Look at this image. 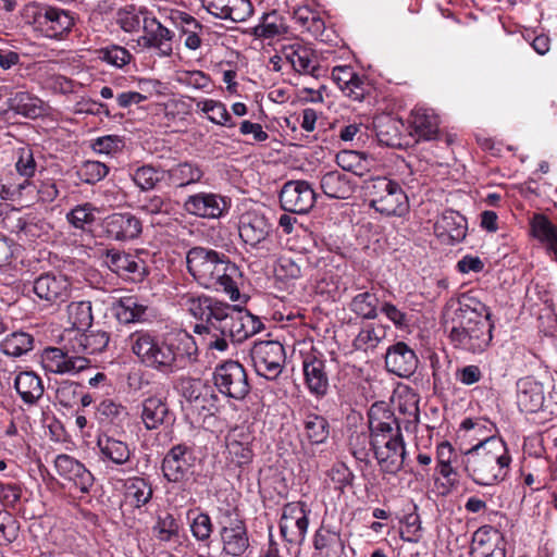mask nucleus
<instances>
[{"label": "nucleus", "instance_id": "nucleus-1", "mask_svg": "<svg viewBox=\"0 0 557 557\" xmlns=\"http://www.w3.org/2000/svg\"><path fill=\"white\" fill-rule=\"evenodd\" d=\"M178 304L199 321L194 333L206 350L225 351L230 341L242 343L264 327L259 317L248 310L236 309L206 295L186 293L178 296Z\"/></svg>", "mask_w": 557, "mask_h": 557}, {"label": "nucleus", "instance_id": "nucleus-2", "mask_svg": "<svg viewBox=\"0 0 557 557\" xmlns=\"http://www.w3.org/2000/svg\"><path fill=\"white\" fill-rule=\"evenodd\" d=\"M127 345L140 364L164 375L173 374L195 360L200 346L198 336L185 331L162 336L146 330L129 334Z\"/></svg>", "mask_w": 557, "mask_h": 557}, {"label": "nucleus", "instance_id": "nucleus-3", "mask_svg": "<svg viewBox=\"0 0 557 557\" xmlns=\"http://www.w3.org/2000/svg\"><path fill=\"white\" fill-rule=\"evenodd\" d=\"M457 324L449 332L451 345L467 352L481 354L490 346L494 324L491 311L471 293L458 297Z\"/></svg>", "mask_w": 557, "mask_h": 557}, {"label": "nucleus", "instance_id": "nucleus-4", "mask_svg": "<svg viewBox=\"0 0 557 557\" xmlns=\"http://www.w3.org/2000/svg\"><path fill=\"white\" fill-rule=\"evenodd\" d=\"M188 273L205 288L225 293L232 301L239 299V268L230 258L214 249L196 246L186 253Z\"/></svg>", "mask_w": 557, "mask_h": 557}, {"label": "nucleus", "instance_id": "nucleus-5", "mask_svg": "<svg viewBox=\"0 0 557 557\" xmlns=\"http://www.w3.org/2000/svg\"><path fill=\"white\" fill-rule=\"evenodd\" d=\"M510 463L511 456L502 437L481 438L465 453V470L479 485L491 486L504 481Z\"/></svg>", "mask_w": 557, "mask_h": 557}, {"label": "nucleus", "instance_id": "nucleus-6", "mask_svg": "<svg viewBox=\"0 0 557 557\" xmlns=\"http://www.w3.org/2000/svg\"><path fill=\"white\" fill-rule=\"evenodd\" d=\"M221 554L244 557L250 548V537L245 518L236 506L218 507L215 515Z\"/></svg>", "mask_w": 557, "mask_h": 557}, {"label": "nucleus", "instance_id": "nucleus-7", "mask_svg": "<svg viewBox=\"0 0 557 557\" xmlns=\"http://www.w3.org/2000/svg\"><path fill=\"white\" fill-rule=\"evenodd\" d=\"M363 190L370 207L387 216H403L409 210V201L400 184L385 176L364 181Z\"/></svg>", "mask_w": 557, "mask_h": 557}, {"label": "nucleus", "instance_id": "nucleus-8", "mask_svg": "<svg viewBox=\"0 0 557 557\" xmlns=\"http://www.w3.org/2000/svg\"><path fill=\"white\" fill-rule=\"evenodd\" d=\"M368 423L372 432V451L406 446L400 423L386 403H374L370 407Z\"/></svg>", "mask_w": 557, "mask_h": 557}, {"label": "nucleus", "instance_id": "nucleus-9", "mask_svg": "<svg viewBox=\"0 0 557 557\" xmlns=\"http://www.w3.org/2000/svg\"><path fill=\"white\" fill-rule=\"evenodd\" d=\"M273 227L268 216L258 210H248L239 216L238 233L242 242L257 256H269L274 247Z\"/></svg>", "mask_w": 557, "mask_h": 557}, {"label": "nucleus", "instance_id": "nucleus-10", "mask_svg": "<svg viewBox=\"0 0 557 557\" xmlns=\"http://www.w3.org/2000/svg\"><path fill=\"white\" fill-rule=\"evenodd\" d=\"M195 447L186 443L174 445L163 457L161 470L168 482L185 485L190 482L197 463Z\"/></svg>", "mask_w": 557, "mask_h": 557}, {"label": "nucleus", "instance_id": "nucleus-11", "mask_svg": "<svg viewBox=\"0 0 557 557\" xmlns=\"http://www.w3.org/2000/svg\"><path fill=\"white\" fill-rule=\"evenodd\" d=\"M213 383L222 395L236 400L244 399L250 391L246 370L235 360H226L215 367Z\"/></svg>", "mask_w": 557, "mask_h": 557}, {"label": "nucleus", "instance_id": "nucleus-12", "mask_svg": "<svg viewBox=\"0 0 557 557\" xmlns=\"http://www.w3.org/2000/svg\"><path fill=\"white\" fill-rule=\"evenodd\" d=\"M250 357L256 373L267 380H275L282 373L286 360L285 348L276 341L255 343Z\"/></svg>", "mask_w": 557, "mask_h": 557}, {"label": "nucleus", "instance_id": "nucleus-13", "mask_svg": "<svg viewBox=\"0 0 557 557\" xmlns=\"http://www.w3.org/2000/svg\"><path fill=\"white\" fill-rule=\"evenodd\" d=\"M311 510L305 502H290L283 506L280 519V533L290 544H302Z\"/></svg>", "mask_w": 557, "mask_h": 557}, {"label": "nucleus", "instance_id": "nucleus-14", "mask_svg": "<svg viewBox=\"0 0 557 557\" xmlns=\"http://www.w3.org/2000/svg\"><path fill=\"white\" fill-rule=\"evenodd\" d=\"M27 12L32 13L35 29L47 38H61L74 25L73 17L59 8L30 5Z\"/></svg>", "mask_w": 557, "mask_h": 557}, {"label": "nucleus", "instance_id": "nucleus-15", "mask_svg": "<svg viewBox=\"0 0 557 557\" xmlns=\"http://www.w3.org/2000/svg\"><path fill=\"white\" fill-rule=\"evenodd\" d=\"M302 371L305 384L317 398H322L329 391V373L326 371V359L323 354L317 349L302 355Z\"/></svg>", "mask_w": 557, "mask_h": 557}, {"label": "nucleus", "instance_id": "nucleus-16", "mask_svg": "<svg viewBox=\"0 0 557 557\" xmlns=\"http://www.w3.org/2000/svg\"><path fill=\"white\" fill-rule=\"evenodd\" d=\"M71 281L61 272H46L34 280L33 292L48 305L64 302L71 295Z\"/></svg>", "mask_w": 557, "mask_h": 557}, {"label": "nucleus", "instance_id": "nucleus-17", "mask_svg": "<svg viewBox=\"0 0 557 557\" xmlns=\"http://www.w3.org/2000/svg\"><path fill=\"white\" fill-rule=\"evenodd\" d=\"M42 367L55 374H75L89 367L90 361L75 354L70 347L66 351L58 347H48L41 355Z\"/></svg>", "mask_w": 557, "mask_h": 557}, {"label": "nucleus", "instance_id": "nucleus-18", "mask_svg": "<svg viewBox=\"0 0 557 557\" xmlns=\"http://www.w3.org/2000/svg\"><path fill=\"white\" fill-rule=\"evenodd\" d=\"M317 194L307 181H288L280 193L283 210L293 213H307L314 206Z\"/></svg>", "mask_w": 557, "mask_h": 557}, {"label": "nucleus", "instance_id": "nucleus-19", "mask_svg": "<svg viewBox=\"0 0 557 557\" xmlns=\"http://www.w3.org/2000/svg\"><path fill=\"white\" fill-rule=\"evenodd\" d=\"M231 200L220 194L200 191L184 201L187 213L202 219H219L227 213Z\"/></svg>", "mask_w": 557, "mask_h": 557}, {"label": "nucleus", "instance_id": "nucleus-20", "mask_svg": "<svg viewBox=\"0 0 557 557\" xmlns=\"http://www.w3.org/2000/svg\"><path fill=\"white\" fill-rule=\"evenodd\" d=\"M144 35L138 37L137 45L144 49H154L161 57H170L173 52L174 33L163 26L152 14L145 15Z\"/></svg>", "mask_w": 557, "mask_h": 557}, {"label": "nucleus", "instance_id": "nucleus-21", "mask_svg": "<svg viewBox=\"0 0 557 557\" xmlns=\"http://www.w3.org/2000/svg\"><path fill=\"white\" fill-rule=\"evenodd\" d=\"M255 435L247 426H236L226 437L227 459L237 468H245L252 462Z\"/></svg>", "mask_w": 557, "mask_h": 557}, {"label": "nucleus", "instance_id": "nucleus-22", "mask_svg": "<svg viewBox=\"0 0 557 557\" xmlns=\"http://www.w3.org/2000/svg\"><path fill=\"white\" fill-rule=\"evenodd\" d=\"M332 79L341 91L352 101L361 102L370 92V84L367 76L357 73L352 66H334Z\"/></svg>", "mask_w": 557, "mask_h": 557}, {"label": "nucleus", "instance_id": "nucleus-23", "mask_svg": "<svg viewBox=\"0 0 557 557\" xmlns=\"http://www.w3.org/2000/svg\"><path fill=\"white\" fill-rule=\"evenodd\" d=\"M54 468L61 478L71 482L81 493H89L95 478L84 463L70 455L60 454L54 459Z\"/></svg>", "mask_w": 557, "mask_h": 557}, {"label": "nucleus", "instance_id": "nucleus-24", "mask_svg": "<svg viewBox=\"0 0 557 557\" xmlns=\"http://www.w3.org/2000/svg\"><path fill=\"white\" fill-rule=\"evenodd\" d=\"M419 364L414 350L405 342L391 345L385 352V367L389 373L399 377L411 376Z\"/></svg>", "mask_w": 557, "mask_h": 557}, {"label": "nucleus", "instance_id": "nucleus-25", "mask_svg": "<svg viewBox=\"0 0 557 557\" xmlns=\"http://www.w3.org/2000/svg\"><path fill=\"white\" fill-rule=\"evenodd\" d=\"M103 230L107 236L119 242L137 238L143 231L141 221L131 212L112 213L104 219Z\"/></svg>", "mask_w": 557, "mask_h": 557}, {"label": "nucleus", "instance_id": "nucleus-26", "mask_svg": "<svg viewBox=\"0 0 557 557\" xmlns=\"http://www.w3.org/2000/svg\"><path fill=\"white\" fill-rule=\"evenodd\" d=\"M104 261L112 272L133 282H140L146 275L145 262L137 256L111 249Z\"/></svg>", "mask_w": 557, "mask_h": 557}, {"label": "nucleus", "instance_id": "nucleus-27", "mask_svg": "<svg viewBox=\"0 0 557 557\" xmlns=\"http://www.w3.org/2000/svg\"><path fill=\"white\" fill-rule=\"evenodd\" d=\"M467 220L455 210H445L434 224L436 237L446 245L462 242L467 235Z\"/></svg>", "mask_w": 557, "mask_h": 557}, {"label": "nucleus", "instance_id": "nucleus-28", "mask_svg": "<svg viewBox=\"0 0 557 557\" xmlns=\"http://www.w3.org/2000/svg\"><path fill=\"white\" fill-rule=\"evenodd\" d=\"M410 135L418 140L438 139L440 117L431 108L414 107L408 119Z\"/></svg>", "mask_w": 557, "mask_h": 557}, {"label": "nucleus", "instance_id": "nucleus-29", "mask_svg": "<svg viewBox=\"0 0 557 557\" xmlns=\"http://www.w3.org/2000/svg\"><path fill=\"white\" fill-rule=\"evenodd\" d=\"M283 58L292 69L299 74H309L317 77L319 66L314 51L300 41L282 45Z\"/></svg>", "mask_w": 557, "mask_h": 557}, {"label": "nucleus", "instance_id": "nucleus-30", "mask_svg": "<svg viewBox=\"0 0 557 557\" xmlns=\"http://www.w3.org/2000/svg\"><path fill=\"white\" fill-rule=\"evenodd\" d=\"M516 400L521 412L534 413L542 409L545 400L543 384L532 376L517 381Z\"/></svg>", "mask_w": 557, "mask_h": 557}, {"label": "nucleus", "instance_id": "nucleus-31", "mask_svg": "<svg viewBox=\"0 0 557 557\" xmlns=\"http://www.w3.org/2000/svg\"><path fill=\"white\" fill-rule=\"evenodd\" d=\"M207 10L218 18L239 23L252 14L253 7L250 0H208Z\"/></svg>", "mask_w": 557, "mask_h": 557}, {"label": "nucleus", "instance_id": "nucleus-32", "mask_svg": "<svg viewBox=\"0 0 557 557\" xmlns=\"http://www.w3.org/2000/svg\"><path fill=\"white\" fill-rule=\"evenodd\" d=\"M139 408L140 420L146 430L149 431L159 429L170 418L166 399L158 395H150L144 398Z\"/></svg>", "mask_w": 557, "mask_h": 557}, {"label": "nucleus", "instance_id": "nucleus-33", "mask_svg": "<svg viewBox=\"0 0 557 557\" xmlns=\"http://www.w3.org/2000/svg\"><path fill=\"white\" fill-rule=\"evenodd\" d=\"M99 458L102 462L111 466H124L132 456L131 448L126 442L117 440L107 434H101L97 438Z\"/></svg>", "mask_w": 557, "mask_h": 557}, {"label": "nucleus", "instance_id": "nucleus-34", "mask_svg": "<svg viewBox=\"0 0 557 557\" xmlns=\"http://www.w3.org/2000/svg\"><path fill=\"white\" fill-rule=\"evenodd\" d=\"M14 388L27 406L37 405L45 393L42 379L34 371L20 372L14 379Z\"/></svg>", "mask_w": 557, "mask_h": 557}, {"label": "nucleus", "instance_id": "nucleus-35", "mask_svg": "<svg viewBox=\"0 0 557 557\" xmlns=\"http://www.w3.org/2000/svg\"><path fill=\"white\" fill-rule=\"evenodd\" d=\"M320 186L329 198L348 199L355 191L356 183L349 174L335 170L322 175Z\"/></svg>", "mask_w": 557, "mask_h": 557}, {"label": "nucleus", "instance_id": "nucleus-36", "mask_svg": "<svg viewBox=\"0 0 557 557\" xmlns=\"http://www.w3.org/2000/svg\"><path fill=\"white\" fill-rule=\"evenodd\" d=\"M182 527L171 512H164L157 516L154 524L152 525V533L157 541L164 544L174 543V549L178 553L182 552L184 543L181 541Z\"/></svg>", "mask_w": 557, "mask_h": 557}, {"label": "nucleus", "instance_id": "nucleus-37", "mask_svg": "<svg viewBox=\"0 0 557 557\" xmlns=\"http://www.w3.org/2000/svg\"><path fill=\"white\" fill-rule=\"evenodd\" d=\"M109 334L106 331H81L70 339L71 348L78 356L95 355L103 351L109 344Z\"/></svg>", "mask_w": 557, "mask_h": 557}, {"label": "nucleus", "instance_id": "nucleus-38", "mask_svg": "<svg viewBox=\"0 0 557 557\" xmlns=\"http://www.w3.org/2000/svg\"><path fill=\"white\" fill-rule=\"evenodd\" d=\"M171 20L184 37V45L189 50H197L201 46L203 25L186 12L172 13Z\"/></svg>", "mask_w": 557, "mask_h": 557}, {"label": "nucleus", "instance_id": "nucleus-39", "mask_svg": "<svg viewBox=\"0 0 557 557\" xmlns=\"http://www.w3.org/2000/svg\"><path fill=\"white\" fill-rule=\"evenodd\" d=\"M313 547L325 557H338L345 544L338 529L322 523L314 533Z\"/></svg>", "mask_w": 557, "mask_h": 557}, {"label": "nucleus", "instance_id": "nucleus-40", "mask_svg": "<svg viewBox=\"0 0 557 557\" xmlns=\"http://www.w3.org/2000/svg\"><path fill=\"white\" fill-rule=\"evenodd\" d=\"M205 175L202 168L194 161H183L165 171L170 185L183 188L199 183Z\"/></svg>", "mask_w": 557, "mask_h": 557}, {"label": "nucleus", "instance_id": "nucleus-41", "mask_svg": "<svg viewBox=\"0 0 557 557\" xmlns=\"http://www.w3.org/2000/svg\"><path fill=\"white\" fill-rule=\"evenodd\" d=\"M116 319L124 324L138 323L147 320L148 306L137 296L121 297L113 306Z\"/></svg>", "mask_w": 557, "mask_h": 557}, {"label": "nucleus", "instance_id": "nucleus-42", "mask_svg": "<svg viewBox=\"0 0 557 557\" xmlns=\"http://www.w3.org/2000/svg\"><path fill=\"white\" fill-rule=\"evenodd\" d=\"M11 111L27 119H37L45 114V102L28 91H17L8 101Z\"/></svg>", "mask_w": 557, "mask_h": 557}, {"label": "nucleus", "instance_id": "nucleus-43", "mask_svg": "<svg viewBox=\"0 0 557 557\" xmlns=\"http://www.w3.org/2000/svg\"><path fill=\"white\" fill-rule=\"evenodd\" d=\"M374 127L380 144L387 147H400L404 123L392 115H382L375 119Z\"/></svg>", "mask_w": 557, "mask_h": 557}, {"label": "nucleus", "instance_id": "nucleus-44", "mask_svg": "<svg viewBox=\"0 0 557 557\" xmlns=\"http://www.w3.org/2000/svg\"><path fill=\"white\" fill-rule=\"evenodd\" d=\"M302 435L311 445L326 442L330 435V423L321 414L305 412L301 419Z\"/></svg>", "mask_w": 557, "mask_h": 557}, {"label": "nucleus", "instance_id": "nucleus-45", "mask_svg": "<svg viewBox=\"0 0 557 557\" xmlns=\"http://www.w3.org/2000/svg\"><path fill=\"white\" fill-rule=\"evenodd\" d=\"M419 401L420 397L412 388L405 387L397 393V408L406 417L404 420L406 431L414 429L420 421Z\"/></svg>", "mask_w": 557, "mask_h": 557}, {"label": "nucleus", "instance_id": "nucleus-46", "mask_svg": "<svg viewBox=\"0 0 557 557\" xmlns=\"http://www.w3.org/2000/svg\"><path fill=\"white\" fill-rule=\"evenodd\" d=\"M531 233L545 245L548 252L557 256V226L542 213L533 215L530 222Z\"/></svg>", "mask_w": 557, "mask_h": 557}, {"label": "nucleus", "instance_id": "nucleus-47", "mask_svg": "<svg viewBox=\"0 0 557 557\" xmlns=\"http://www.w3.org/2000/svg\"><path fill=\"white\" fill-rule=\"evenodd\" d=\"M124 488L126 502L137 509L149 504L153 495L151 483L140 476L128 478L124 483Z\"/></svg>", "mask_w": 557, "mask_h": 557}, {"label": "nucleus", "instance_id": "nucleus-48", "mask_svg": "<svg viewBox=\"0 0 557 557\" xmlns=\"http://www.w3.org/2000/svg\"><path fill=\"white\" fill-rule=\"evenodd\" d=\"M386 337V330L376 323H362L359 332L352 339L355 350L369 352L373 351Z\"/></svg>", "mask_w": 557, "mask_h": 557}, {"label": "nucleus", "instance_id": "nucleus-49", "mask_svg": "<svg viewBox=\"0 0 557 557\" xmlns=\"http://www.w3.org/2000/svg\"><path fill=\"white\" fill-rule=\"evenodd\" d=\"M287 30L285 18L277 11H271L261 16L260 22L252 28V35L256 38L273 39Z\"/></svg>", "mask_w": 557, "mask_h": 557}, {"label": "nucleus", "instance_id": "nucleus-50", "mask_svg": "<svg viewBox=\"0 0 557 557\" xmlns=\"http://www.w3.org/2000/svg\"><path fill=\"white\" fill-rule=\"evenodd\" d=\"M304 258L282 255L274 264V277L285 285H294L302 276Z\"/></svg>", "mask_w": 557, "mask_h": 557}, {"label": "nucleus", "instance_id": "nucleus-51", "mask_svg": "<svg viewBox=\"0 0 557 557\" xmlns=\"http://www.w3.org/2000/svg\"><path fill=\"white\" fill-rule=\"evenodd\" d=\"M457 457V453L449 442L444 441L437 445L436 470L450 484H454L458 478L457 470L454 467Z\"/></svg>", "mask_w": 557, "mask_h": 557}, {"label": "nucleus", "instance_id": "nucleus-52", "mask_svg": "<svg viewBox=\"0 0 557 557\" xmlns=\"http://www.w3.org/2000/svg\"><path fill=\"white\" fill-rule=\"evenodd\" d=\"M67 322L72 331H87L94 321L92 307L89 300L72 301L66 307Z\"/></svg>", "mask_w": 557, "mask_h": 557}, {"label": "nucleus", "instance_id": "nucleus-53", "mask_svg": "<svg viewBox=\"0 0 557 557\" xmlns=\"http://www.w3.org/2000/svg\"><path fill=\"white\" fill-rule=\"evenodd\" d=\"M372 454L380 471L392 475H396L403 469L407 456L406 446L394 449H376Z\"/></svg>", "mask_w": 557, "mask_h": 557}, {"label": "nucleus", "instance_id": "nucleus-54", "mask_svg": "<svg viewBox=\"0 0 557 557\" xmlns=\"http://www.w3.org/2000/svg\"><path fill=\"white\" fill-rule=\"evenodd\" d=\"M149 14L150 11L146 7L128 4L116 11L115 23L125 33L138 32L144 25L145 15Z\"/></svg>", "mask_w": 557, "mask_h": 557}, {"label": "nucleus", "instance_id": "nucleus-55", "mask_svg": "<svg viewBox=\"0 0 557 557\" xmlns=\"http://www.w3.org/2000/svg\"><path fill=\"white\" fill-rule=\"evenodd\" d=\"M379 297L371 290H366L352 297L349 310L364 320H374L379 317Z\"/></svg>", "mask_w": 557, "mask_h": 557}, {"label": "nucleus", "instance_id": "nucleus-56", "mask_svg": "<svg viewBox=\"0 0 557 557\" xmlns=\"http://www.w3.org/2000/svg\"><path fill=\"white\" fill-rule=\"evenodd\" d=\"M129 176L141 191H148L154 189L165 177V171L151 164H144L131 170Z\"/></svg>", "mask_w": 557, "mask_h": 557}, {"label": "nucleus", "instance_id": "nucleus-57", "mask_svg": "<svg viewBox=\"0 0 557 557\" xmlns=\"http://www.w3.org/2000/svg\"><path fill=\"white\" fill-rule=\"evenodd\" d=\"M495 545L505 546L504 537L490 525L481 527L473 534L471 554L482 556V553H491Z\"/></svg>", "mask_w": 557, "mask_h": 557}, {"label": "nucleus", "instance_id": "nucleus-58", "mask_svg": "<svg viewBox=\"0 0 557 557\" xmlns=\"http://www.w3.org/2000/svg\"><path fill=\"white\" fill-rule=\"evenodd\" d=\"M33 347V335L23 331H16L7 335L0 344L1 352L11 357H21L30 351Z\"/></svg>", "mask_w": 557, "mask_h": 557}, {"label": "nucleus", "instance_id": "nucleus-59", "mask_svg": "<svg viewBox=\"0 0 557 557\" xmlns=\"http://www.w3.org/2000/svg\"><path fill=\"white\" fill-rule=\"evenodd\" d=\"M187 520L194 539L199 543H208L213 533V523L209 513L198 509H189Z\"/></svg>", "mask_w": 557, "mask_h": 557}, {"label": "nucleus", "instance_id": "nucleus-60", "mask_svg": "<svg viewBox=\"0 0 557 557\" xmlns=\"http://www.w3.org/2000/svg\"><path fill=\"white\" fill-rule=\"evenodd\" d=\"M174 81L186 88L207 94L213 89V82L210 75L200 70H177L174 74Z\"/></svg>", "mask_w": 557, "mask_h": 557}, {"label": "nucleus", "instance_id": "nucleus-61", "mask_svg": "<svg viewBox=\"0 0 557 557\" xmlns=\"http://www.w3.org/2000/svg\"><path fill=\"white\" fill-rule=\"evenodd\" d=\"M196 107L207 114V119L213 124L225 127H234L236 125L226 106L219 100L202 99L197 102Z\"/></svg>", "mask_w": 557, "mask_h": 557}, {"label": "nucleus", "instance_id": "nucleus-62", "mask_svg": "<svg viewBox=\"0 0 557 557\" xmlns=\"http://www.w3.org/2000/svg\"><path fill=\"white\" fill-rule=\"evenodd\" d=\"M35 195V184L32 181L23 180L20 183H5L0 180V198L7 201L22 202Z\"/></svg>", "mask_w": 557, "mask_h": 557}, {"label": "nucleus", "instance_id": "nucleus-63", "mask_svg": "<svg viewBox=\"0 0 557 557\" xmlns=\"http://www.w3.org/2000/svg\"><path fill=\"white\" fill-rule=\"evenodd\" d=\"M349 450L354 458L364 466L370 463L372 453V432H354L349 437Z\"/></svg>", "mask_w": 557, "mask_h": 557}, {"label": "nucleus", "instance_id": "nucleus-64", "mask_svg": "<svg viewBox=\"0 0 557 557\" xmlns=\"http://www.w3.org/2000/svg\"><path fill=\"white\" fill-rule=\"evenodd\" d=\"M198 398L193 404L190 410L197 412L199 416L211 417L220 410V398L215 394L214 389L207 385V387L198 393Z\"/></svg>", "mask_w": 557, "mask_h": 557}]
</instances>
